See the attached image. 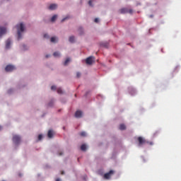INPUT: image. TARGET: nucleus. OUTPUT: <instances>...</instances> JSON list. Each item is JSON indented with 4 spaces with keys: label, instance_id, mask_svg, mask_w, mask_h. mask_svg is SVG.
I'll return each mask as SVG.
<instances>
[{
    "label": "nucleus",
    "instance_id": "obj_24",
    "mask_svg": "<svg viewBox=\"0 0 181 181\" xmlns=\"http://www.w3.org/2000/svg\"><path fill=\"white\" fill-rule=\"evenodd\" d=\"M81 74L80 72H77V73H76V77H77L78 78H81Z\"/></svg>",
    "mask_w": 181,
    "mask_h": 181
},
{
    "label": "nucleus",
    "instance_id": "obj_15",
    "mask_svg": "<svg viewBox=\"0 0 181 181\" xmlns=\"http://www.w3.org/2000/svg\"><path fill=\"white\" fill-rule=\"evenodd\" d=\"M69 41L70 42H74V41H75V37H74V36L69 37Z\"/></svg>",
    "mask_w": 181,
    "mask_h": 181
},
{
    "label": "nucleus",
    "instance_id": "obj_8",
    "mask_svg": "<svg viewBox=\"0 0 181 181\" xmlns=\"http://www.w3.org/2000/svg\"><path fill=\"white\" fill-rule=\"evenodd\" d=\"M57 8V5L56 4H52L49 7L48 9L50 11H54Z\"/></svg>",
    "mask_w": 181,
    "mask_h": 181
},
{
    "label": "nucleus",
    "instance_id": "obj_33",
    "mask_svg": "<svg viewBox=\"0 0 181 181\" xmlns=\"http://www.w3.org/2000/svg\"><path fill=\"white\" fill-rule=\"evenodd\" d=\"M11 90H8V93H11Z\"/></svg>",
    "mask_w": 181,
    "mask_h": 181
},
{
    "label": "nucleus",
    "instance_id": "obj_10",
    "mask_svg": "<svg viewBox=\"0 0 181 181\" xmlns=\"http://www.w3.org/2000/svg\"><path fill=\"white\" fill-rule=\"evenodd\" d=\"M11 44V40L10 39H8L6 42V48L10 49Z\"/></svg>",
    "mask_w": 181,
    "mask_h": 181
},
{
    "label": "nucleus",
    "instance_id": "obj_26",
    "mask_svg": "<svg viewBox=\"0 0 181 181\" xmlns=\"http://www.w3.org/2000/svg\"><path fill=\"white\" fill-rule=\"evenodd\" d=\"M51 89H52V90H55L57 89L56 86H52L51 87Z\"/></svg>",
    "mask_w": 181,
    "mask_h": 181
},
{
    "label": "nucleus",
    "instance_id": "obj_14",
    "mask_svg": "<svg viewBox=\"0 0 181 181\" xmlns=\"http://www.w3.org/2000/svg\"><path fill=\"white\" fill-rule=\"evenodd\" d=\"M119 129H120L121 131H124V129H126V126H125V124H120V126H119Z\"/></svg>",
    "mask_w": 181,
    "mask_h": 181
},
{
    "label": "nucleus",
    "instance_id": "obj_4",
    "mask_svg": "<svg viewBox=\"0 0 181 181\" xmlns=\"http://www.w3.org/2000/svg\"><path fill=\"white\" fill-rule=\"evenodd\" d=\"M16 69V66H13V65H7L6 67H5V71L6 72H13V71H15Z\"/></svg>",
    "mask_w": 181,
    "mask_h": 181
},
{
    "label": "nucleus",
    "instance_id": "obj_21",
    "mask_svg": "<svg viewBox=\"0 0 181 181\" xmlns=\"http://www.w3.org/2000/svg\"><path fill=\"white\" fill-rule=\"evenodd\" d=\"M54 56L55 57H60V53L58 52H55L54 53Z\"/></svg>",
    "mask_w": 181,
    "mask_h": 181
},
{
    "label": "nucleus",
    "instance_id": "obj_12",
    "mask_svg": "<svg viewBox=\"0 0 181 181\" xmlns=\"http://www.w3.org/2000/svg\"><path fill=\"white\" fill-rule=\"evenodd\" d=\"M81 150L82 151H86V150H87V146H86V144H82V145L81 146Z\"/></svg>",
    "mask_w": 181,
    "mask_h": 181
},
{
    "label": "nucleus",
    "instance_id": "obj_7",
    "mask_svg": "<svg viewBox=\"0 0 181 181\" xmlns=\"http://www.w3.org/2000/svg\"><path fill=\"white\" fill-rule=\"evenodd\" d=\"M6 33V28L4 27H0V37H2L3 35Z\"/></svg>",
    "mask_w": 181,
    "mask_h": 181
},
{
    "label": "nucleus",
    "instance_id": "obj_5",
    "mask_svg": "<svg viewBox=\"0 0 181 181\" xmlns=\"http://www.w3.org/2000/svg\"><path fill=\"white\" fill-rule=\"evenodd\" d=\"M94 59L95 58L93 57H89L86 58V64H89V65L93 64V63H94Z\"/></svg>",
    "mask_w": 181,
    "mask_h": 181
},
{
    "label": "nucleus",
    "instance_id": "obj_36",
    "mask_svg": "<svg viewBox=\"0 0 181 181\" xmlns=\"http://www.w3.org/2000/svg\"><path fill=\"white\" fill-rule=\"evenodd\" d=\"M48 57H49L48 55L46 56L47 58Z\"/></svg>",
    "mask_w": 181,
    "mask_h": 181
},
{
    "label": "nucleus",
    "instance_id": "obj_18",
    "mask_svg": "<svg viewBox=\"0 0 181 181\" xmlns=\"http://www.w3.org/2000/svg\"><path fill=\"white\" fill-rule=\"evenodd\" d=\"M57 93H58V94H62L63 90L61 88H58V89H57Z\"/></svg>",
    "mask_w": 181,
    "mask_h": 181
},
{
    "label": "nucleus",
    "instance_id": "obj_34",
    "mask_svg": "<svg viewBox=\"0 0 181 181\" xmlns=\"http://www.w3.org/2000/svg\"><path fill=\"white\" fill-rule=\"evenodd\" d=\"M1 129H2V127H1V126H0V131H1Z\"/></svg>",
    "mask_w": 181,
    "mask_h": 181
},
{
    "label": "nucleus",
    "instance_id": "obj_27",
    "mask_svg": "<svg viewBox=\"0 0 181 181\" xmlns=\"http://www.w3.org/2000/svg\"><path fill=\"white\" fill-rule=\"evenodd\" d=\"M42 139V134H40V135L38 136V140H39V141H41Z\"/></svg>",
    "mask_w": 181,
    "mask_h": 181
},
{
    "label": "nucleus",
    "instance_id": "obj_1",
    "mask_svg": "<svg viewBox=\"0 0 181 181\" xmlns=\"http://www.w3.org/2000/svg\"><path fill=\"white\" fill-rule=\"evenodd\" d=\"M16 28L18 31V40H20L22 39L21 33L25 31V26L23 25V23L16 25Z\"/></svg>",
    "mask_w": 181,
    "mask_h": 181
},
{
    "label": "nucleus",
    "instance_id": "obj_30",
    "mask_svg": "<svg viewBox=\"0 0 181 181\" xmlns=\"http://www.w3.org/2000/svg\"><path fill=\"white\" fill-rule=\"evenodd\" d=\"M44 37H45V38H47V37H49V36H48V35L45 34V35H44Z\"/></svg>",
    "mask_w": 181,
    "mask_h": 181
},
{
    "label": "nucleus",
    "instance_id": "obj_3",
    "mask_svg": "<svg viewBox=\"0 0 181 181\" xmlns=\"http://www.w3.org/2000/svg\"><path fill=\"white\" fill-rule=\"evenodd\" d=\"M12 141L15 146H19L21 143V137L18 135H13L12 138Z\"/></svg>",
    "mask_w": 181,
    "mask_h": 181
},
{
    "label": "nucleus",
    "instance_id": "obj_29",
    "mask_svg": "<svg viewBox=\"0 0 181 181\" xmlns=\"http://www.w3.org/2000/svg\"><path fill=\"white\" fill-rule=\"evenodd\" d=\"M94 21H95V23H98L99 20H98V18H95V20H94Z\"/></svg>",
    "mask_w": 181,
    "mask_h": 181
},
{
    "label": "nucleus",
    "instance_id": "obj_17",
    "mask_svg": "<svg viewBox=\"0 0 181 181\" xmlns=\"http://www.w3.org/2000/svg\"><path fill=\"white\" fill-rule=\"evenodd\" d=\"M69 62H70V59L69 58L66 59L64 62V66H67V64H68V63H69Z\"/></svg>",
    "mask_w": 181,
    "mask_h": 181
},
{
    "label": "nucleus",
    "instance_id": "obj_13",
    "mask_svg": "<svg viewBox=\"0 0 181 181\" xmlns=\"http://www.w3.org/2000/svg\"><path fill=\"white\" fill-rule=\"evenodd\" d=\"M53 135H54V133H53L52 130H49L48 132V137L49 139H52V138H53Z\"/></svg>",
    "mask_w": 181,
    "mask_h": 181
},
{
    "label": "nucleus",
    "instance_id": "obj_35",
    "mask_svg": "<svg viewBox=\"0 0 181 181\" xmlns=\"http://www.w3.org/2000/svg\"><path fill=\"white\" fill-rule=\"evenodd\" d=\"M56 181H60V179H57V180Z\"/></svg>",
    "mask_w": 181,
    "mask_h": 181
},
{
    "label": "nucleus",
    "instance_id": "obj_2",
    "mask_svg": "<svg viewBox=\"0 0 181 181\" xmlns=\"http://www.w3.org/2000/svg\"><path fill=\"white\" fill-rule=\"evenodd\" d=\"M137 141L139 142V146H142L146 145V144H148L150 146L153 145V143L152 141H148L144 138H143L141 136H139L137 138Z\"/></svg>",
    "mask_w": 181,
    "mask_h": 181
},
{
    "label": "nucleus",
    "instance_id": "obj_32",
    "mask_svg": "<svg viewBox=\"0 0 181 181\" xmlns=\"http://www.w3.org/2000/svg\"><path fill=\"white\" fill-rule=\"evenodd\" d=\"M61 175H64V172H62V173H61Z\"/></svg>",
    "mask_w": 181,
    "mask_h": 181
},
{
    "label": "nucleus",
    "instance_id": "obj_20",
    "mask_svg": "<svg viewBox=\"0 0 181 181\" xmlns=\"http://www.w3.org/2000/svg\"><path fill=\"white\" fill-rule=\"evenodd\" d=\"M69 18H70L69 16H66V17H64V18L62 19L61 22L63 23V22H64L65 21H66Z\"/></svg>",
    "mask_w": 181,
    "mask_h": 181
},
{
    "label": "nucleus",
    "instance_id": "obj_19",
    "mask_svg": "<svg viewBox=\"0 0 181 181\" xmlns=\"http://www.w3.org/2000/svg\"><path fill=\"white\" fill-rule=\"evenodd\" d=\"M80 136H82V137H86V132H81Z\"/></svg>",
    "mask_w": 181,
    "mask_h": 181
},
{
    "label": "nucleus",
    "instance_id": "obj_37",
    "mask_svg": "<svg viewBox=\"0 0 181 181\" xmlns=\"http://www.w3.org/2000/svg\"><path fill=\"white\" fill-rule=\"evenodd\" d=\"M3 181H5V180H3Z\"/></svg>",
    "mask_w": 181,
    "mask_h": 181
},
{
    "label": "nucleus",
    "instance_id": "obj_25",
    "mask_svg": "<svg viewBox=\"0 0 181 181\" xmlns=\"http://www.w3.org/2000/svg\"><path fill=\"white\" fill-rule=\"evenodd\" d=\"M93 1H91V0H90L89 1H88V5L90 6H93Z\"/></svg>",
    "mask_w": 181,
    "mask_h": 181
},
{
    "label": "nucleus",
    "instance_id": "obj_31",
    "mask_svg": "<svg viewBox=\"0 0 181 181\" xmlns=\"http://www.w3.org/2000/svg\"><path fill=\"white\" fill-rule=\"evenodd\" d=\"M59 156H62L63 155V153L62 152H59Z\"/></svg>",
    "mask_w": 181,
    "mask_h": 181
},
{
    "label": "nucleus",
    "instance_id": "obj_23",
    "mask_svg": "<svg viewBox=\"0 0 181 181\" xmlns=\"http://www.w3.org/2000/svg\"><path fill=\"white\" fill-rule=\"evenodd\" d=\"M57 38L55 37H53L51 38V42H56Z\"/></svg>",
    "mask_w": 181,
    "mask_h": 181
},
{
    "label": "nucleus",
    "instance_id": "obj_22",
    "mask_svg": "<svg viewBox=\"0 0 181 181\" xmlns=\"http://www.w3.org/2000/svg\"><path fill=\"white\" fill-rule=\"evenodd\" d=\"M78 32H79V35H83V28H78Z\"/></svg>",
    "mask_w": 181,
    "mask_h": 181
},
{
    "label": "nucleus",
    "instance_id": "obj_11",
    "mask_svg": "<svg viewBox=\"0 0 181 181\" xmlns=\"http://www.w3.org/2000/svg\"><path fill=\"white\" fill-rule=\"evenodd\" d=\"M128 11H129V9L125 8H123L120 9V12L122 14L128 13Z\"/></svg>",
    "mask_w": 181,
    "mask_h": 181
},
{
    "label": "nucleus",
    "instance_id": "obj_6",
    "mask_svg": "<svg viewBox=\"0 0 181 181\" xmlns=\"http://www.w3.org/2000/svg\"><path fill=\"white\" fill-rule=\"evenodd\" d=\"M115 173L113 170H110L109 173L104 175V178L110 179V177Z\"/></svg>",
    "mask_w": 181,
    "mask_h": 181
},
{
    "label": "nucleus",
    "instance_id": "obj_16",
    "mask_svg": "<svg viewBox=\"0 0 181 181\" xmlns=\"http://www.w3.org/2000/svg\"><path fill=\"white\" fill-rule=\"evenodd\" d=\"M57 18V15H54V16L52 17V18H51V21H52V22H54Z\"/></svg>",
    "mask_w": 181,
    "mask_h": 181
},
{
    "label": "nucleus",
    "instance_id": "obj_9",
    "mask_svg": "<svg viewBox=\"0 0 181 181\" xmlns=\"http://www.w3.org/2000/svg\"><path fill=\"white\" fill-rule=\"evenodd\" d=\"M83 115V112L80 110H78L75 113V117L81 118Z\"/></svg>",
    "mask_w": 181,
    "mask_h": 181
},
{
    "label": "nucleus",
    "instance_id": "obj_28",
    "mask_svg": "<svg viewBox=\"0 0 181 181\" xmlns=\"http://www.w3.org/2000/svg\"><path fill=\"white\" fill-rule=\"evenodd\" d=\"M127 13H129V14H132L133 13V10L132 9H129Z\"/></svg>",
    "mask_w": 181,
    "mask_h": 181
}]
</instances>
